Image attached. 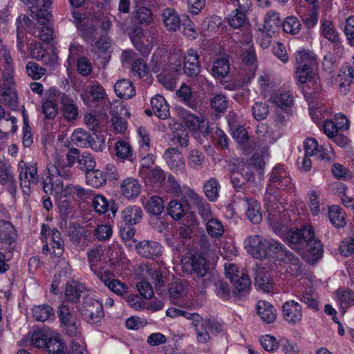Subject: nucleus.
Masks as SVG:
<instances>
[{
    "mask_svg": "<svg viewBox=\"0 0 354 354\" xmlns=\"http://www.w3.org/2000/svg\"><path fill=\"white\" fill-rule=\"evenodd\" d=\"M20 187L24 194L29 196L32 189L37 185L39 176L35 164H26L21 160L18 164Z\"/></svg>",
    "mask_w": 354,
    "mask_h": 354,
    "instance_id": "nucleus-5",
    "label": "nucleus"
},
{
    "mask_svg": "<svg viewBox=\"0 0 354 354\" xmlns=\"http://www.w3.org/2000/svg\"><path fill=\"white\" fill-rule=\"evenodd\" d=\"M168 214L174 219L179 220L185 215L183 204L178 200L171 201L167 205Z\"/></svg>",
    "mask_w": 354,
    "mask_h": 354,
    "instance_id": "nucleus-55",
    "label": "nucleus"
},
{
    "mask_svg": "<svg viewBox=\"0 0 354 354\" xmlns=\"http://www.w3.org/2000/svg\"><path fill=\"white\" fill-rule=\"evenodd\" d=\"M192 324L196 333V341L199 344H206L210 339L209 332L220 333L222 331L219 322L210 319H205L200 315V319L197 323L192 321Z\"/></svg>",
    "mask_w": 354,
    "mask_h": 354,
    "instance_id": "nucleus-7",
    "label": "nucleus"
},
{
    "mask_svg": "<svg viewBox=\"0 0 354 354\" xmlns=\"http://www.w3.org/2000/svg\"><path fill=\"white\" fill-rule=\"evenodd\" d=\"M315 62V56L310 52L299 51L296 53L295 79L299 84H311L313 89L317 90L319 88L317 78L312 68Z\"/></svg>",
    "mask_w": 354,
    "mask_h": 354,
    "instance_id": "nucleus-2",
    "label": "nucleus"
},
{
    "mask_svg": "<svg viewBox=\"0 0 354 354\" xmlns=\"http://www.w3.org/2000/svg\"><path fill=\"white\" fill-rule=\"evenodd\" d=\"M300 301L314 310L319 309L318 296L312 288L306 289L301 293Z\"/></svg>",
    "mask_w": 354,
    "mask_h": 354,
    "instance_id": "nucleus-43",
    "label": "nucleus"
},
{
    "mask_svg": "<svg viewBox=\"0 0 354 354\" xmlns=\"http://www.w3.org/2000/svg\"><path fill=\"white\" fill-rule=\"evenodd\" d=\"M84 290V286L74 280L68 281L66 285L65 297L66 299L72 303L77 302Z\"/></svg>",
    "mask_w": 354,
    "mask_h": 354,
    "instance_id": "nucleus-32",
    "label": "nucleus"
},
{
    "mask_svg": "<svg viewBox=\"0 0 354 354\" xmlns=\"http://www.w3.org/2000/svg\"><path fill=\"white\" fill-rule=\"evenodd\" d=\"M78 30L80 31L81 36L87 43L93 45L97 37V28L93 24H85Z\"/></svg>",
    "mask_w": 354,
    "mask_h": 354,
    "instance_id": "nucleus-52",
    "label": "nucleus"
},
{
    "mask_svg": "<svg viewBox=\"0 0 354 354\" xmlns=\"http://www.w3.org/2000/svg\"><path fill=\"white\" fill-rule=\"evenodd\" d=\"M244 42L245 44V48L241 55L243 62H244L248 65H252L255 63L257 59L254 48L251 44L252 39L250 35H245Z\"/></svg>",
    "mask_w": 354,
    "mask_h": 354,
    "instance_id": "nucleus-45",
    "label": "nucleus"
},
{
    "mask_svg": "<svg viewBox=\"0 0 354 354\" xmlns=\"http://www.w3.org/2000/svg\"><path fill=\"white\" fill-rule=\"evenodd\" d=\"M304 248L308 253L315 258H319L323 252V247L321 241L315 236L314 230L313 229V236L307 239L306 244H304Z\"/></svg>",
    "mask_w": 354,
    "mask_h": 354,
    "instance_id": "nucleus-39",
    "label": "nucleus"
},
{
    "mask_svg": "<svg viewBox=\"0 0 354 354\" xmlns=\"http://www.w3.org/2000/svg\"><path fill=\"white\" fill-rule=\"evenodd\" d=\"M115 156L123 160H131L132 158V148L130 144L124 140H118L115 145Z\"/></svg>",
    "mask_w": 354,
    "mask_h": 354,
    "instance_id": "nucleus-46",
    "label": "nucleus"
},
{
    "mask_svg": "<svg viewBox=\"0 0 354 354\" xmlns=\"http://www.w3.org/2000/svg\"><path fill=\"white\" fill-rule=\"evenodd\" d=\"M149 183L155 187H160L166 180L165 171L158 167L148 169L147 172Z\"/></svg>",
    "mask_w": 354,
    "mask_h": 354,
    "instance_id": "nucleus-47",
    "label": "nucleus"
},
{
    "mask_svg": "<svg viewBox=\"0 0 354 354\" xmlns=\"http://www.w3.org/2000/svg\"><path fill=\"white\" fill-rule=\"evenodd\" d=\"M17 232L14 225L8 221H0V243L6 250L14 251L16 248Z\"/></svg>",
    "mask_w": 354,
    "mask_h": 354,
    "instance_id": "nucleus-11",
    "label": "nucleus"
},
{
    "mask_svg": "<svg viewBox=\"0 0 354 354\" xmlns=\"http://www.w3.org/2000/svg\"><path fill=\"white\" fill-rule=\"evenodd\" d=\"M339 82L340 91L344 94L348 91L351 83H354L347 66H342L339 75Z\"/></svg>",
    "mask_w": 354,
    "mask_h": 354,
    "instance_id": "nucleus-51",
    "label": "nucleus"
},
{
    "mask_svg": "<svg viewBox=\"0 0 354 354\" xmlns=\"http://www.w3.org/2000/svg\"><path fill=\"white\" fill-rule=\"evenodd\" d=\"M281 24L279 14L275 11L270 10L266 15L263 28L268 32H276Z\"/></svg>",
    "mask_w": 354,
    "mask_h": 354,
    "instance_id": "nucleus-44",
    "label": "nucleus"
},
{
    "mask_svg": "<svg viewBox=\"0 0 354 354\" xmlns=\"http://www.w3.org/2000/svg\"><path fill=\"white\" fill-rule=\"evenodd\" d=\"M136 249L140 256L148 259L158 257L162 253L161 245L156 241H142L136 244Z\"/></svg>",
    "mask_w": 354,
    "mask_h": 354,
    "instance_id": "nucleus-15",
    "label": "nucleus"
},
{
    "mask_svg": "<svg viewBox=\"0 0 354 354\" xmlns=\"http://www.w3.org/2000/svg\"><path fill=\"white\" fill-rule=\"evenodd\" d=\"M246 20L245 11L236 9L228 17L230 26L234 28H239L243 26Z\"/></svg>",
    "mask_w": 354,
    "mask_h": 354,
    "instance_id": "nucleus-60",
    "label": "nucleus"
},
{
    "mask_svg": "<svg viewBox=\"0 0 354 354\" xmlns=\"http://www.w3.org/2000/svg\"><path fill=\"white\" fill-rule=\"evenodd\" d=\"M49 335L43 330H37L32 333L30 343L36 348H45Z\"/></svg>",
    "mask_w": 354,
    "mask_h": 354,
    "instance_id": "nucleus-62",
    "label": "nucleus"
},
{
    "mask_svg": "<svg viewBox=\"0 0 354 354\" xmlns=\"http://www.w3.org/2000/svg\"><path fill=\"white\" fill-rule=\"evenodd\" d=\"M91 133L82 129H75L71 135V141L77 147H87Z\"/></svg>",
    "mask_w": 354,
    "mask_h": 354,
    "instance_id": "nucleus-49",
    "label": "nucleus"
},
{
    "mask_svg": "<svg viewBox=\"0 0 354 354\" xmlns=\"http://www.w3.org/2000/svg\"><path fill=\"white\" fill-rule=\"evenodd\" d=\"M320 33L324 37L333 44L335 49L338 50H342V46L339 35L335 29L331 21L327 19L322 20Z\"/></svg>",
    "mask_w": 354,
    "mask_h": 354,
    "instance_id": "nucleus-16",
    "label": "nucleus"
},
{
    "mask_svg": "<svg viewBox=\"0 0 354 354\" xmlns=\"http://www.w3.org/2000/svg\"><path fill=\"white\" fill-rule=\"evenodd\" d=\"M26 1L28 3H35L37 6L39 8L36 14V19L41 25H46L51 18V14L47 8L50 6L52 0H26Z\"/></svg>",
    "mask_w": 354,
    "mask_h": 354,
    "instance_id": "nucleus-30",
    "label": "nucleus"
},
{
    "mask_svg": "<svg viewBox=\"0 0 354 354\" xmlns=\"http://www.w3.org/2000/svg\"><path fill=\"white\" fill-rule=\"evenodd\" d=\"M62 330L70 337H80L82 333L81 322L75 315L72 314L70 308L65 304H62L57 310Z\"/></svg>",
    "mask_w": 354,
    "mask_h": 354,
    "instance_id": "nucleus-4",
    "label": "nucleus"
},
{
    "mask_svg": "<svg viewBox=\"0 0 354 354\" xmlns=\"http://www.w3.org/2000/svg\"><path fill=\"white\" fill-rule=\"evenodd\" d=\"M80 312L83 318L91 324L99 323L104 317L102 304L93 297L84 298Z\"/></svg>",
    "mask_w": 354,
    "mask_h": 354,
    "instance_id": "nucleus-6",
    "label": "nucleus"
},
{
    "mask_svg": "<svg viewBox=\"0 0 354 354\" xmlns=\"http://www.w3.org/2000/svg\"><path fill=\"white\" fill-rule=\"evenodd\" d=\"M61 104V111L68 122L76 120L79 117V109L75 100L70 95L59 93Z\"/></svg>",
    "mask_w": 354,
    "mask_h": 354,
    "instance_id": "nucleus-12",
    "label": "nucleus"
},
{
    "mask_svg": "<svg viewBox=\"0 0 354 354\" xmlns=\"http://www.w3.org/2000/svg\"><path fill=\"white\" fill-rule=\"evenodd\" d=\"M114 91L118 97L130 99L136 95V89L133 83L127 79H121L114 85Z\"/></svg>",
    "mask_w": 354,
    "mask_h": 354,
    "instance_id": "nucleus-27",
    "label": "nucleus"
},
{
    "mask_svg": "<svg viewBox=\"0 0 354 354\" xmlns=\"http://www.w3.org/2000/svg\"><path fill=\"white\" fill-rule=\"evenodd\" d=\"M230 71V64L225 59L221 58L214 62L212 73L214 76L223 77L229 73Z\"/></svg>",
    "mask_w": 354,
    "mask_h": 354,
    "instance_id": "nucleus-56",
    "label": "nucleus"
},
{
    "mask_svg": "<svg viewBox=\"0 0 354 354\" xmlns=\"http://www.w3.org/2000/svg\"><path fill=\"white\" fill-rule=\"evenodd\" d=\"M245 206L248 218L254 224L259 223L262 220V214L258 201L255 199L245 198Z\"/></svg>",
    "mask_w": 354,
    "mask_h": 354,
    "instance_id": "nucleus-29",
    "label": "nucleus"
},
{
    "mask_svg": "<svg viewBox=\"0 0 354 354\" xmlns=\"http://www.w3.org/2000/svg\"><path fill=\"white\" fill-rule=\"evenodd\" d=\"M190 266L192 271L201 277L206 275L209 270V263L207 260L200 255L192 257Z\"/></svg>",
    "mask_w": 354,
    "mask_h": 354,
    "instance_id": "nucleus-35",
    "label": "nucleus"
},
{
    "mask_svg": "<svg viewBox=\"0 0 354 354\" xmlns=\"http://www.w3.org/2000/svg\"><path fill=\"white\" fill-rule=\"evenodd\" d=\"M154 114L160 119L165 120L169 116V108L165 99L160 95H156L151 100Z\"/></svg>",
    "mask_w": 354,
    "mask_h": 354,
    "instance_id": "nucleus-28",
    "label": "nucleus"
},
{
    "mask_svg": "<svg viewBox=\"0 0 354 354\" xmlns=\"http://www.w3.org/2000/svg\"><path fill=\"white\" fill-rule=\"evenodd\" d=\"M167 316L174 318L177 317H184L187 319L193 321L194 323H197L200 319V315L198 313H189L186 310H180L176 308H169L166 311Z\"/></svg>",
    "mask_w": 354,
    "mask_h": 354,
    "instance_id": "nucleus-53",
    "label": "nucleus"
},
{
    "mask_svg": "<svg viewBox=\"0 0 354 354\" xmlns=\"http://www.w3.org/2000/svg\"><path fill=\"white\" fill-rule=\"evenodd\" d=\"M289 217L286 212L268 209V221L275 231H279L288 224Z\"/></svg>",
    "mask_w": 354,
    "mask_h": 354,
    "instance_id": "nucleus-24",
    "label": "nucleus"
},
{
    "mask_svg": "<svg viewBox=\"0 0 354 354\" xmlns=\"http://www.w3.org/2000/svg\"><path fill=\"white\" fill-rule=\"evenodd\" d=\"M214 291L216 295L223 300H228L231 296V292L227 282L218 280L214 283Z\"/></svg>",
    "mask_w": 354,
    "mask_h": 354,
    "instance_id": "nucleus-64",
    "label": "nucleus"
},
{
    "mask_svg": "<svg viewBox=\"0 0 354 354\" xmlns=\"http://www.w3.org/2000/svg\"><path fill=\"white\" fill-rule=\"evenodd\" d=\"M301 22L294 16L288 17L283 24V30L291 35H296L299 33L301 30Z\"/></svg>",
    "mask_w": 354,
    "mask_h": 354,
    "instance_id": "nucleus-57",
    "label": "nucleus"
},
{
    "mask_svg": "<svg viewBox=\"0 0 354 354\" xmlns=\"http://www.w3.org/2000/svg\"><path fill=\"white\" fill-rule=\"evenodd\" d=\"M244 243L254 258L264 259L268 256L269 239L260 235H251L245 239Z\"/></svg>",
    "mask_w": 354,
    "mask_h": 354,
    "instance_id": "nucleus-8",
    "label": "nucleus"
},
{
    "mask_svg": "<svg viewBox=\"0 0 354 354\" xmlns=\"http://www.w3.org/2000/svg\"><path fill=\"white\" fill-rule=\"evenodd\" d=\"M32 315L37 321L45 322L53 315V309L49 305H39L32 308Z\"/></svg>",
    "mask_w": 354,
    "mask_h": 354,
    "instance_id": "nucleus-48",
    "label": "nucleus"
},
{
    "mask_svg": "<svg viewBox=\"0 0 354 354\" xmlns=\"http://www.w3.org/2000/svg\"><path fill=\"white\" fill-rule=\"evenodd\" d=\"M270 101L282 110H286L293 104V97L289 92H282L272 95Z\"/></svg>",
    "mask_w": 354,
    "mask_h": 354,
    "instance_id": "nucleus-37",
    "label": "nucleus"
},
{
    "mask_svg": "<svg viewBox=\"0 0 354 354\" xmlns=\"http://www.w3.org/2000/svg\"><path fill=\"white\" fill-rule=\"evenodd\" d=\"M88 93L93 102H100L106 98L107 95L104 87L97 82H93L88 87Z\"/></svg>",
    "mask_w": 354,
    "mask_h": 354,
    "instance_id": "nucleus-54",
    "label": "nucleus"
},
{
    "mask_svg": "<svg viewBox=\"0 0 354 354\" xmlns=\"http://www.w3.org/2000/svg\"><path fill=\"white\" fill-rule=\"evenodd\" d=\"M257 314L261 319L268 324L274 322L277 318V311L270 303L260 300L257 304Z\"/></svg>",
    "mask_w": 354,
    "mask_h": 354,
    "instance_id": "nucleus-26",
    "label": "nucleus"
},
{
    "mask_svg": "<svg viewBox=\"0 0 354 354\" xmlns=\"http://www.w3.org/2000/svg\"><path fill=\"white\" fill-rule=\"evenodd\" d=\"M292 187V179L283 165H277L270 174L269 180L265 194V198L270 202L277 199L275 194L279 189Z\"/></svg>",
    "mask_w": 354,
    "mask_h": 354,
    "instance_id": "nucleus-3",
    "label": "nucleus"
},
{
    "mask_svg": "<svg viewBox=\"0 0 354 354\" xmlns=\"http://www.w3.org/2000/svg\"><path fill=\"white\" fill-rule=\"evenodd\" d=\"M163 157L171 169L181 170L185 167L183 155L176 148H170L166 150Z\"/></svg>",
    "mask_w": 354,
    "mask_h": 354,
    "instance_id": "nucleus-22",
    "label": "nucleus"
},
{
    "mask_svg": "<svg viewBox=\"0 0 354 354\" xmlns=\"http://www.w3.org/2000/svg\"><path fill=\"white\" fill-rule=\"evenodd\" d=\"M122 195L127 199L137 198L141 192V185L138 179L128 177L120 184Z\"/></svg>",
    "mask_w": 354,
    "mask_h": 354,
    "instance_id": "nucleus-17",
    "label": "nucleus"
},
{
    "mask_svg": "<svg viewBox=\"0 0 354 354\" xmlns=\"http://www.w3.org/2000/svg\"><path fill=\"white\" fill-rule=\"evenodd\" d=\"M106 178L102 171L92 169L86 172V184L95 187L99 188L106 183Z\"/></svg>",
    "mask_w": 354,
    "mask_h": 354,
    "instance_id": "nucleus-34",
    "label": "nucleus"
},
{
    "mask_svg": "<svg viewBox=\"0 0 354 354\" xmlns=\"http://www.w3.org/2000/svg\"><path fill=\"white\" fill-rule=\"evenodd\" d=\"M328 217L335 227H342L346 225L345 214L339 206L333 205L329 208Z\"/></svg>",
    "mask_w": 354,
    "mask_h": 354,
    "instance_id": "nucleus-42",
    "label": "nucleus"
},
{
    "mask_svg": "<svg viewBox=\"0 0 354 354\" xmlns=\"http://www.w3.org/2000/svg\"><path fill=\"white\" fill-rule=\"evenodd\" d=\"M162 23L169 31H176L180 26V19L178 12L171 8H166L161 11Z\"/></svg>",
    "mask_w": 354,
    "mask_h": 354,
    "instance_id": "nucleus-20",
    "label": "nucleus"
},
{
    "mask_svg": "<svg viewBox=\"0 0 354 354\" xmlns=\"http://www.w3.org/2000/svg\"><path fill=\"white\" fill-rule=\"evenodd\" d=\"M199 56L195 50L189 49L184 57L183 70L189 77H196L201 71Z\"/></svg>",
    "mask_w": 354,
    "mask_h": 354,
    "instance_id": "nucleus-14",
    "label": "nucleus"
},
{
    "mask_svg": "<svg viewBox=\"0 0 354 354\" xmlns=\"http://www.w3.org/2000/svg\"><path fill=\"white\" fill-rule=\"evenodd\" d=\"M17 118L10 115H5L0 120V132L8 135L9 133H14L16 132L17 127Z\"/></svg>",
    "mask_w": 354,
    "mask_h": 354,
    "instance_id": "nucleus-50",
    "label": "nucleus"
},
{
    "mask_svg": "<svg viewBox=\"0 0 354 354\" xmlns=\"http://www.w3.org/2000/svg\"><path fill=\"white\" fill-rule=\"evenodd\" d=\"M185 122L187 127L192 131H199L203 136L209 133L208 121L203 117H198L192 113L186 114Z\"/></svg>",
    "mask_w": 354,
    "mask_h": 354,
    "instance_id": "nucleus-21",
    "label": "nucleus"
},
{
    "mask_svg": "<svg viewBox=\"0 0 354 354\" xmlns=\"http://www.w3.org/2000/svg\"><path fill=\"white\" fill-rule=\"evenodd\" d=\"M232 283L234 285L232 295L235 298L240 299L249 292L251 281L247 274L241 273V277L234 280Z\"/></svg>",
    "mask_w": 354,
    "mask_h": 354,
    "instance_id": "nucleus-25",
    "label": "nucleus"
},
{
    "mask_svg": "<svg viewBox=\"0 0 354 354\" xmlns=\"http://www.w3.org/2000/svg\"><path fill=\"white\" fill-rule=\"evenodd\" d=\"M337 297L342 308L354 306V292L351 290H338Z\"/></svg>",
    "mask_w": 354,
    "mask_h": 354,
    "instance_id": "nucleus-59",
    "label": "nucleus"
},
{
    "mask_svg": "<svg viewBox=\"0 0 354 354\" xmlns=\"http://www.w3.org/2000/svg\"><path fill=\"white\" fill-rule=\"evenodd\" d=\"M68 195L73 197L77 196V198L84 200L89 197V192L85 189L75 185H68L64 189V197Z\"/></svg>",
    "mask_w": 354,
    "mask_h": 354,
    "instance_id": "nucleus-58",
    "label": "nucleus"
},
{
    "mask_svg": "<svg viewBox=\"0 0 354 354\" xmlns=\"http://www.w3.org/2000/svg\"><path fill=\"white\" fill-rule=\"evenodd\" d=\"M0 103H3L10 109H15L18 106V97L12 86L3 85L0 88Z\"/></svg>",
    "mask_w": 354,
    "mask_h": 354,
    "instance_id": "nucleus-31",
    "label": "nucleus"
},
{
    "mask_svg": "<svg viewBox=\"0 0 354 354\" xmlns=\"http://www.w3.org/2000/svg\"><path fill=\"white\" fill-rule=\"evenodd\" d=\"M254 286L265 292H270L272 288L270 275L263 267L259 266L255 268Z\"/></svg>",
    "mask_w": 354,
    "mask_h": 354,
    "instance_id": "nucleus-23",
    "label": "nucleus"
},
{
    "mask_svg": "<svg viewBox=\"0 0 354 354\" xmlns=\"http://www.w3.org/2000/svg\"><path fill=\"white\" fill-rule=\"evenodd\" d=\"M45 348L50 354H61L65 348V344L59 335H50Z\"/></svg>",
    "mask_w": 354,
    "mask_h": 354,
    "instance_id": "nucleus-41",
    "label": "nucleus"
},
{
    "mask_svg": "<svg viewBox=\"0 0 354 354\" xmlns=\"http://www.w3.org/2000/svg\"><path fill=\"white\" fill-rule=\"evenodd\" d=\"M67 234L71 242L82 248H85L87 245L86 232L85 229L78 224H71L67 228Z\"/></svg>",
    "mask_w": 354,
    "mask_h": 354,
    "instance_id": "nucleus-18",
    "label": "nucleus"
},
{
    "mask_svg": "<svg viewBox=\"0 0 354 354\" xmlns=\"http://www.w3.org/2000/svg\"><path fill=\"white\" fill-rule=\"evenodd\" d=\"M145 207L149 213L155 216H159L163 212L165 205L160 197L153 196L147 201Z\"/></svg>",
    "mask_w": 354,
    "mask_h": 354,
    "instance_id": "nucleus-40",
    "label": "nucleus"
},
{
    "mask_svg": "<svg viewBox=\"0 0 354 354\" xmlns=\"http://www.w3.org/2000/svg\"><path fill=\"white\" fill-rule=\"evenodd\" d=\"M232 137L238 143L241 149L243 151L245 154L252 152L254 149V144L250 140L246 129L240 126L232 131Z\"/></svg>",
    "mask_w": 354,
    "mask_h": 354,
    "instance_id": "nucleus-19",
    "label": "nucleus"
},
{
    "mask_svg": "<svg viewBox=\"0 0 354 354\" xmlns=\"http://www.w3.org/2000/svg\"><path fill=\"white\" fill-rule=\"evenodd\" d=\"M207 233L209 236L214 239H219L224 233V226L218 218H212L205 224Z\"/></svg>",
    "mask_w": 354,
    "mask_h": 354,
    "instance_id": "nucleus-36",
    "label": "nucleus"
},
{
    "mask_svg": "<svg viewBox=\"0 0 354 354\" xmlns=\"http://www.w3.org/2000/svg\"><path fill=\"white\" fill-rule=\"evenodd\" d=\"M122 218L126 224L135 225L142 218V212L140 207L129 206L121 213Z\"/></svg>",
    "mask_w": 354,
    "mask_h": 354,
    "instance_id": "nucleus-33",
    "label": "nucleus"
},
{
    "mask_svg": "<svg viewBox=\"0 0 354 354\" xmlns=\"http://www.w3.org/2000/svg\"><path fill=\"white\" fill-rule=\"evenodd\" d=\"M64 154L55 151L53 162L47 167L48 176L43 182V189L46 194H55V196H62L64 194L63 182L61 177L69 179L72 177L70 169L64 168Z\"/></svg>",
    "mask_w": 354,
    "mask_h": 354,
    "instance_id": "nucleus-1",
    "label": "nucleus"
},
{
    "mask_svg": "<svg viewBox=\"0 0 354 354\" xmlns=\"http://www.w3.org/2000/svg\"><path fill=\"white\" fill-rule=\"evenodd\" d=\"M186 283L183 281L171 283L169 287V293L171 299H178L186 295Z\"/></svg>",
    "mask_w": 354,
    "mask_h": 354,
    "instance_id": "nucleus-61",
    "label": "nucleus"
},
{
    "mask_svg": "<svg viewBox=\"0 0 354 354\" xmlns=\"http://www.w3.org/2000/svg\"><path fill=\"white\" fill-rule=\"evenodd\" d=\"M158 82L169 91H173L176 87L175 77L173 74L164 71L158 75Z\"/></svg>",
    "mask_w": 354,
    "mask_h": 354,
    "instance_id": "nucleus-63",
    "label": "nucleus"
},
{
    "mask_svg": "<svg viewBox=\"0 0 354 354\" xmlns=\"http://www.w3.org/2000/svg\"><path fill=\"white\" fill-rule=\"evenodd\" d=\"M282 315L289 324L300 323L303 317L301 305L294 300L285 302L282 306Z\"/></svg>",
    "mask_w": 354,
    "mask_h": 354,
    "instance_id": "nucleus-13",
    "label": "nucleus"
},
{
    "mask_svg": "<svg viewBox=\"0 0 354 354\" xmlns=\"http://www.w3.org/2000/svg\"><path fill=\"white\" fill-rule=\"evenodd\" d=\"M220 185L215 178L206 180L203 185V191L206 197L211 201H214L218 196Z\"/></svg>",
    "mask_w": 354,
    "mask_h": 354,
    "instance_id": "nucleus-38",
    "label": "nucleus"
},
{
    "mask_svg": "<svg viewBox=\"0 0 354 354\" xmlns=\"http://www.w3.org/2000/svg\"><path fill=\"white\" fill-rule=\"evenodd\" d=\"M313 236V227L311 225H305L300 229L291 230L287 234L288 244L293 249L301 251L304 248V244H306L307 239Z\"/></svg>",
    "mask_w": 354,
    "mask_h": 354,
    "instance_id": "nucleus-9",
    "label": "nucleus"
},
{
    "mask_svg": "<svg viewBox=\"0 0 354 354\" xmlns=\"http://www.w3.org/2000/svg\"><path fill=\"white\" fill-rule=\"evenodd\" d=\"M47 236H49L51 241L53 254L55 257H61L64 251V243L61 233L56 228L50 230L48 225L43 224L40 234L42 242L47 241Z\"/></svg>",
    "mask_w": 354,
    "mask_h": 354,
    "instance_id": "nucleus-10",
    "label": "nucleus"
}]
</instances>
